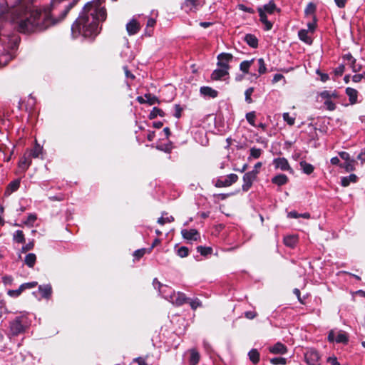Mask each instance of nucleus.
Segmentation results:
<instances>
[{"label": "nucleus", "mask_w": 365, "mask_h": 365, "mask_svg": "<svg viewBox=\"0 0 365 365\" xmlns=\"http://www.w3.org/2000/svg\"><path fill=\"white\" fill-rule=\"evenodd\" d=\"M32 0H17L19 12L18 30L24 34H31L44 31L51 26L63 20L69 11L75 6L76 1H73L66 6L58 19H54L51 9H32Z\"/></svg>", "instance_id": "obj_1"}, {"label": "nucleus", "mask_w": 365, "mask_h": 365, "mask_svg": "<svg viewBox=\"0 0 365 365\" xmlns=\"http://www.w3.org/2000/svg\"><path fill=\"white\" fill-rule=\"evenodd\" d=\"M106 9L101 0L89 1L85 4L78 19L71 26V35L93 39L101 30L99 23L106 19Z\"/></svg>", "instance_id": "obj_2"}, {"label": "nucleus", "mask_w": 365, "mask_h": 365, "mask_svg": "<svg viewBox=\"0 0 365 365\" xmlns=\"http://www.w3.org/2000/svg\"><path fill=\"white\" fill-rule=\"evenodd\" d=\"M153 284L155 289H158L160 294L163 298L176 306H180L189 300L185 294L175 292L171 287L161 284L157 279H154Z\"/></svg>", "instance_id": "obj_3"}, {"label": "nucleus", "mask_w": 365, "mask_h": 365, "mask_svg": "<svg viewBox=\"0 0 365 365\" xmlns=\"http://www.w3.org/2000/svg\"><path fill=\"white\" fill-rule=\"evenodd\" d=\"M31 322L26 314H21L9 323V336H18L24 333L29 327Z\"/></svg>", "instance_id": "obj_4"}, {"label": "nucleus", "mask_w": 365, "mask_h": 365, "mask_svg": "<svg viewBox=\"0 0 365 365\" xmlns=\"http://www.w3.org/2000/svg\"><path fill=\"white\" fill-rule=\"evenodd\" d=\"M257 11L259 15L260 21L264 25V29L266 31L271 30L272 28V24L267 19V14H273L275 12H280V9H278L273 0L270 1L268 4H264L262 6L257 8Z\"/></svg>", "instance_id": "obj_5"}, {"label": "nucleus", "mask_w": 365, "mask_h": 365, "mask_svg": "<svg viewBox=\"0 0 365 365\" xmlns=\"http://www.w3.org/2000/svg\"><path fill=\"white\" fill-rule=\"evenodd\" d=\"M328 340L330 342L336 341V343L346 344L348 341V336L345 331H339L335 332L334 330H331L328 334Z\"/></svg>", "instance_id": "obj_6"}, {"label": "nucleus", "mask_w": 365, "mask_h": 365, "mask_svg": "<svg viewBox=\"0 0 365 365\" xmlns=\"http://www.w3.org/2000/svg\"><path fill=\"white\" fill-rule=\"evenodd\" d=\"M304 359L308 365H319L320 356L315 349H307L304 354Z\"/></svg>", "instance_id": "obj_7"}, {"label": "nucleus", "mask_w": 365, "mask_h": 365, "mask_svg": "<svg viewBox=\"0 0 365 365\" xmlns=\"http://www.w3.org/2000/svg\"><path fill=\"white\" fill-rule=\"evenodd\" d=\"M238 176L236 174H230L225 178H219L215 182V186L217 187H228L237 182Z\"/></svg>", "instance_id": "obj_8"}, {"label": "nucleus", "mask_w": 365, "mask_h": 365, "mask_svg": "<svg viewBox=\"0 0 365 365\" xmlns=\"http://www.w3.org/2000/svg\"><path fill=\"white\" fill-rule=\"evenodd\" d=\"M233 56L228 53H222L217 56V66L230 70V63L232 61Z\"/></svg>", "instance_id": "obj_9"}, {"label": "nucleus", "mask_w": 365, "mask_h": 365, "mask_svg": "<svg viewBox=\"0 0 365 365\" xmlns=\"http://www.w3.org/2000/svg\"><path fill=\"white\" fill-rule=\"evenodd\" d=\"M257 178L255 171H250L246 173L243 176V184L242 189L247 192L252 187L254 180Z\"/></svg>", "instance_id": "obj_10"}, {"label": "nucleus", "mask_w": 365, "mask_h": 365, "mask_svg": "<svg viewBox=\"0 0 365 365\" xmlns=\"http://www.w3.org/2000/svg\"><path fill=\"white\" fill-rule=\"evenodd\" d=\"M273 165L276 169H279L282 171H292L288 160L285 158H277L273 160Z\"/></svg>", "instance_id": "obj_11"}, {"label": "nucleus", "mask_w": 365, "mask_h": 365, "mask_svg": "<svg viewBox=\"0 0 365 365\" xmlns=\"http://www.w3.org/2000/svg\"><path fill=\"white\" fill-rule=\"evenodd\" d=\"M181 235L182 237L187 240L197 241L200 239V233L195 229H182L181 230Z\"/></svg>", "instance_id": "obj_12"}, {"label": "nucleus", "mask_w": 365, "mask_h": 365, "mask_svg": "<svg viewBox=\"0 0 365 365\" xmlns=\"http://www.w3.org/2000/svg\"><path fill=\"white\" fill-rule=\"evenodd\" d=\"M343 59L347 61V64L351 67L353 72L356 73L361 70V66L356 63V59L350 53L345 54Z\"/></svg>", "instance_id": "obj_13"}, {"label": "nucleus", "mask_w": 365, "mask_h": 365, "mask_svg": "<svg viewBox=\"0 0 365 365\" xmlns=\"http://www.w3.org/2000/svg\"><path fill=\"white\" fill-rule=\"evenodd\" d=\"M228 75V70L221 67H218V68L214 70L213 72L212 73L211 78L215 81H218L222 79L223 78L226 77Z\"/></svg>", "instance_id": "obj_14"}, {"label": "nucleus", "mask_w": 365, "mask_h": 365, "mask_svg": "<svg viewBox=\"0 0 365 365\" xmlns=\"http://www.w3.org/2000/svg\"><path fill=\"white\" fill-rule=\"evenodd\" d=\"M126 30L130 36L137 34L140 30V24L138 22L132 19L126 24Z\"/></svg>", "instance_id": "obj_15"}, {"label": "nucleus", "mask_w": 365, "mask_h": 365, "mask_svg": "<svg viewBox=\"0 0 365 365\" xmlns=\"http://www.w3.org/2000/svg\"><path fill=\"white\" fill-rule=\"evenodd\" d=\"M269 351L274 354H284L287 353V347L282 343L277 342L269 348Z\"/></svg>", "instance_id": "obj_16"}, {"label": "nucleus", "mask_w": 365, "mask_h": 365, "mask_svg": "<svg viewBox=\"0 0 365 365\" xmlns=\"http://www.w3.org/2000/svg\"><path fill=\"white\" fill-rule=\"evenodd\" d=\"M200 93L205 97L215 98L217 96L218 92L209 86H202L200 89Z\"/></svg>", "instance_id": "obj_17"}, {"label": "nucleus", "mask_w": 365, "mask_h": 365, "mask_svg": "<svg viewBox=\"0 0 365 365\" xmlns=\"http://www.w3.org/2000/svg\"><path fill=\"white\" fill-rule=\"evenodd\" d=\"M346 94L348 96L351 105L357 103L358 91L356 89L348 87L346 88Z\"/></svg>", "instance_id": "obj_18"}, {"label": "nucleus", "mask_w": 365, "mask_h": 365, "mask_svg": "<svg viewBox=\"0 0 365 365\" xmlns=\"http://www.w3.org/2000/svg\"><path fill=\"white\" fill-rule=\"evenodd\" d=\"M358 180V177L355 174H351L349 176H344L341 178V185L343 187H347L351 183H355Z\"/></svg>", "instance_id": "obj_19"}, {"label": "nucleus", "mask_w": 365, "mask_h": 365, "mask_svg": "<svg viewBox=\"0 0 365 365\" xmlns=\"http://www.w3.org/2000/svg\"><path fill=\"white\" fill-rule=\"evenodd\" d=\"M31 156L29 154V155H24L21 158V160H19V166L21 169L26 170V169L29 168V167L30 166V165L31 163Z\"/></svg>", "instance_id": "obj_20"}, {"label": "nucleus", "mask_w": 365, "mask_h": 365, "mask_svg": "<svg viewBox=\"0 0 365 365\" xmlns=\"http://www.w3.org/2000/svg\"><path fill=\"white\" fill-rule=\"evenodd\" d=\"M20 186V180L17 179L12 182H11L6 191H5V195H10L12 192L16 191Z\"/></svg>", "instance_id": "obj_21"}, {"label": "nucleus", "mask_w": 365, "mask_h": 365, "mask_svg": "<svg viewBox=\"0 0 365 365\" xmlns=\"http://www.w3.org/2000/svg\"><path fill=\"white\" fill-rule=\"evenodd\" d=\"M272 183L282 186L288 182V178L284 174H279L272 179Z\"/></svg>", "instance_id": "obj_22"}, {"label": "nucleus", "mask_w": 365, "mask_h": 365, "mask_svg": "<svg viewBox=\"0 0 365 365\" xmlns=\"http://www.w3.org/2000/svg\"><path fill=\"white\" fill-rule=\"evenodd\" d=\"M184 6L188 9L187 11H195L200 6V0H185Z\"/></svg>", "instance_id": "obj_23"}, {"label": "nucleus", "mask_w": 365, "mask_h": 365, "mask_svg": "<svg viewBox=\"0 0 365 365\" xmlns=\"http://www.w3.org/2000/svg\"><path fill=\"white\" fill-rule=\"evenodd\" d=\"M38 290L43 298H48L52 292V288L50 284L40 285Z\"/></svg>", "instance_id": "obj_24"}, {"label": "nucleus", "mask_w": 365, "mask_h": 365, "mask_svg": "<svg viewBox=\"0 0 365 365\" xmlns=\"http://www.w3.org/2000/svg\"><path fill=\"white\" fill-rule=\"evenodd\" d=\"M298 242V238L297 236L294 235H289L286 236L284 238V243L287 247L293 248L295 247Z\"/></svg>", "instance_id": "obj_25"}, {"label": "nucleus", "mask_w": 365, "mask_h": 365, "mask_svg": "<svg viewBox=\"0 0 365 365\" xmlns=\"http://www.w3.org/2000/svg\"><path fill=\"white\" fill-rule=\"evenodd\" d=\"M299 165L303 173L307 175H310L311 173H313L314 170V167L312 164L308 163L306 161H301L299 163Z\"/></svg>", "instance_id": "obj_26"}, {"label": "nucleus", "mask_w": 365, "mask_h": 365, "mask_svg": "<svg viewBox=\"0 0 365 365\" xmlns=\"http://www.w3.org/2000/svg\"><path fill=\"white\" fill-rule=\"evenodd\" d=\"M255 59L252 58L250 61H244L241 62L240 64V70L242 71L245 74L249 73V69L254 63Z\"/></svg>", "instance_id": "obj_27"}, {"label": "nucleus", "mask_w": 365, "mask_h": 365, "mask_svg": "<svg viewBox=\"0 0 365 365\" xmlns=\"http://www.w3.org/2000/svg\"><path fill=\"white\" fill-rule=\"evenodd\" d=\"M298 36L299 39L306 43L311 44L312 43V39L309 36L308 31L307 30L301 29L298 32Z\"/></svg>", "instance_id": "obj_28"}, {"label": "nucleus", "mask_w": 365, "mask_h": 365, "mask_svg": "<svg viewBox=\"0 0 365 365\" xmlns=\"http://www.w3.org/2000/svg\"><path fill=\"white\" fill-rule=\"evenodd\" d=\"M190 356L189 363L190 365H196L200 361V354L195 349H191L190 351Z\"/></svg>", "instance_id": "obj_29"}, {"label": "nucleus", "mask_w": 365, "mask_h": 365, "mask_svg": "<svg viewBox=\"0 0 365 365\" xmlns=\"http://www.w3.org/2000/svg\"><path fill=\"white\" fill-rule=\"evenodd\" d=\"M250 360L255 364L259 361L260 355L256 349H251L248 353Z\"/></svg>", "instance_id": "obj_30"}, {"label": "nucleus", "mask_w": 365, "mask_h": 365, "mask_svg": "<svg viewBox=\"0 0 365 365\" xmlns=\"http://www.w3.org/2000/svg\"><path fill=\"white\" fill-rule=\"evenodd\" d=\"M245 41L252 48H256L258 45L257 38L252 34H247L245 36Z\"/></svg>", "instance_id": "obj_31"}, {"label": "nucleus", "mask_w": 365, "mask_h": 365, "mask_svg": "<svg viewBox=\"0 0 365 365\" xmlns=\"http://www.w3.org/2000/svg\"><path fill=\"white\" fill-rule=\"evenodd\" d=\"M36 256L34 253H29L26 255L24 259L25 264L29 267H33L36 263Z\"/></svg>", "instance_id": "obj_32"}, {"label": "nucleus", "mask_w": 365, "mask_h": 365, "mask_svg": "<svg viewBox=\"0 0 365 365\" xmlns=\"http://www.w3.org/2000/svg\"><path fill=\"white\" fill-rule=\"evenodd\" d=\"M355 164L356 161L354 160H351L345 161L343 164H340L339 166L344 168L346 172H351L355 170Z\"/></svg>", "instance_id": "obj_33"}, {"label": "nucleus", "mask_w": 365, "mask_h": 365, "mask_svg": "<svg viewBox=\"0 0 365 365\" xmlns=\"http://www.w3.org/2000/svg\"><path fill=\"white\" fill-rule=\"evenodd\" d=\"M250 155L248 157V160H251L252 159H257L259 158L262 153V149L260 148H257L255 147H253L250 149Z\"/></svg>", "instance_id": "obj_34"}, {"label": "nucleus", "mask_w": 365, "mask_h": 365, "mask_svg": "<svg viewBox=\"0 0 365 365\" xmlns=\"http://www.w3.org/2000/svg\"><path fill=\"white\" fill-rule=\"evenodd\" d=\"M13 240L18 243H24L25 237L21 230H17L14 233Z\"/></svg>", "instance_id": "obj_35"}, {"label": "nucleus", "mask_w": 365, "mask_h": 365, "mask_svg": "<svg viewBox=\"0 0 365 365\" xmlns=\"http://www.w3.org/2000/svg\"><path fill=\"white\" fill-rule=\"evenodd\" d=\"M42 147L36 143L33 149L31 150L29 155L33 158H38L42 152Z\"/></svg>", "instance_id": "obj_36"}, {"label": "nucleus", "mask_w": 365, "mask_h": 365, "mask_svg": "<svg viewBox=\"0 0 365 365\" xmlns=\"http://www.w3.org/2000/svg\"><path fill=\"white\" fill-rule=\"evenodd\" d=\"M283 120L289 125H293L295 123V116H291L289 113H284Z\"/></svg>", "instance_id": "obj_37"}, {"label": "nucleus", "mask_w": 365, "mask_h": 365, "mask_svg": "<svg viewBox=\"0 0 365 365\" xmlns=\"http://www.w3.org/2000/svg\"><path fill=\"white\" fill-rule=\"evenodd\" d=\"M158 115L163 116L164 112L161 109H160L157 107H154L153 108L152 111L150 112L149 117L150 119H153V118H156Z\"/></svg>", "instance_id": "obj_38"}, {"label": "nucleus", "mask_w": 365, "mask_h": 365, "mask_svg": "<svg viewBox=\"0 0 365 365\" xmlns=\"http://www.w3.org/2000/svg\"><path fill=\"white\" fill-rule=\"evenodd\" d=\"M321 97L322 98L330 100L331 98H336L337 96L335 91L331 92L329 91H324L321 93Z\"/></svg>", "instance_id": "obj_39"}, {"label": "nucleus", "mask_w": 365, "mask_h": 365, "mask_svg": "<svg viewBox=\"0 0 365 365\" xmlns=\"http://www.w3.org/2000/svg\"><path fill=\"white\" fill-rule=\"evenodd\" d=\"M270 363L274 365H284L286 364L287 359L283 357H274L270 359Z\"/></svg>", "instance_id": "obj_40"}, {"label": "nucleus", "mask_w": 365, "mask_h": 365, "mask_svg": "<svg viewBox=\"0 0 365 365\" xmlns=\"http://www.w3.org/2000/svg\"><path fill=\"white\" fill-rule=\"evenodd\" d=\"M36 219H37L36 215L34 214V213H31L28 215L26 220L24 221V224L29 227H32L34 222L36 220Z\"/></svg>", "instance_id": "obj_41"}, {"label": "nucleus", "mask_w": 365, "mask_h": 365, "mask_svg": "<svg viewBox=\"0 0 365 365\" xmlns=\"http://www.w3.org/2000/svg\"><path fill=\"white\" fill-rule=\"evenodd\" d=\"M257 64H258L259 74L261 75V74L264 73L267 71V68H266V66H265L263 58H259L257 60Z\"/></svg>", "instance_id": "obj_42"}, {"label": "nucleus", "mask_w": 365, "mask_h": 365, "mask_svg": "<svg viewBox=\"0 0 365 365\" xmlns=\"http://www.w3.org/2000/svg\"><path fill=\"white\" fill-rule=\"evenodd\" d=\"M164 215V213L163 214ZM174 221V217L173 216H168V217H164L162 215L160 218L158 220V223L160 225H165V223H170Z\"/></svg>", "instance_id": "obj_43"}, {"label": "nucleus", "mask_w": 365, "mask_h": 365, "mask_svg": "<svg viewBox=\"0 0 365 365\" xmlns=\"http://www.w3.org/2000/svg\"><path fill=\"white\" fill-rule=\"evenodd\" d=\"M23 289L21 288V286L17 289H10L7 292V294L11 297H18L22 293Z\"/></svg>", "instance_id": "obj_44"}, {"label": "nucleus", "mask_w": 365, "mask_h": 365, "mask_svg": "<svg viewBox=\"0 0 365 365\" xmlns=\"http://www.w3.org/2000/svg\"><path fill=\"white\" fill-rule=\"evenodd\" d=\"M177 254L180 257H185L189 255V250L187 247H180L178 249Z\"/></svg>", "instance_id": "obj_45"}, {"label": "nucleus", "mask_w": 365, "mask_h": 365, "mask_svg": "<svg viewBox=\"0 0 365 365\" xmlns=\"http://www.w3.org/2000/svg\"><path fill=\"white\" fill-rule=\"evenodd\" d=\"M253 92H254V88H252V87H250L245 91V101L247 103H252V99L251 98V96L253 93Z\"/></svg>", "instance_id": "obj_46"}, {"label": "nucleus", "mask_w": 365, "mask_h": 365, "mask_svg": "<svg viewBox=\"0 0 365 365\" xmlns=\"http://www.w3.org/2000/svg\"><path fill=\"white\" fill-rule=\"evenodd\" d=\"M246 120L251 125L255 126V113L254 111L247 113L246 114Z\"/></svg>", "instance_id": "obj_47"}, {"label": "nucleus", "mask_w": 365, "mask_h": 365, "mask_svg": "<svg viewBox=\"0 0 365 365\" xmlns=\"http://www.w3.org/2000/svg\"><path fill=\"white\" fill-rule=\"evenodd\" d=\"M190 305L191 308L193 310H195L197 307H200L202 306V302H200V300L199 299L195 298V299L190 300Z\"/></svg>", "instance_id": "obj_48"}, {"label": "nucleus", "mask_w": 365, "mask_h": 365, "mask_svg": "<svg viewBox=\"0 0 365 365\" xmlns=\"http://www.w3.org/2000/svg\"><path fill=\"white\" fill-rule=\"evenodd\" d=\"M316 10V6L313 3H309L307 6L304 13L306 15L313 14Z\"/></svg>", "instance_id": "obj_49"}, {"label": "nucleus", "mask_w": 365, "mask_h": 365, "mask_svg": "<svg viewBox=\"0 0 365 365\" xmlns=\"http://www.w3.org/2000/svg\"><path fill=\"white\" fill-rule=\"evenodd\" d=\"M146 252H148L147 249H145V248L139 249L134 252L133 256L135 257V258L138 259L140 257H142Z\"/></svg>", "instance_id": "obj_50"}, {"label": "nucleus", "mask_w": 365, "mask_h": 365, "mask_svg": "<svg viewBox=\"0 0 365 365\" xmlns=\"http://www.w3.org/2000/svg\"><path fill=\"white\" fill-rule=\"evenodd\" d=\"M197 250L202 255H207L211 253L212 252V249L210 247H206L202 246L197 247Z\"/></svg>", "instance_id": "obj_51"}, {"label": "nucleus", "mask_w": 365, "mask_h": 365, "mask_svg": "<svg viewBox=\"0 0 365 365\" xmlns=\"http://www.w3.org/2000/svg\"><path fill=\"white\" fill-rule=\"evenodd\" d=\"M36 285H37L36 282H27V283L22 284L21 285V288L23 289V291H24L25 289H27L34 288L35 287H36Z\"/></svg>", "instance_id": "obj_52"}, {"label": "nucleus", "mask_w": 365, "mask_h": 365, "mask_svg": "<svg viewBox=\"0 0 365 365\" xmlns=\"http://www.w3.org/2000/svg\"><path fill=\"white\" fill-rule=\"evenodd\" d=\"M145 98H147V102L150 104V105H153V104H155L156 103H158V98L155 97V96H151L150 94L149 95H145Z\"/></svg>", "instance_id": "obj_53"}, {"label": "nucleus", "mask_w": 365, "mask_h": 365, "mask_svg": "<svg viewBox=\"0 0 365 365\" xmlns=\"http://www.w3.org/2000/svg\"><path fill=\"white\" fill-rule=\"evenodd\" d=\"M282 79L284 80V84L286 83L284 76L280 73H276L273 77L272 83H276Z\"/></svg>", "instance_id": "obj_54"}, {"label": "nucleus", "mask_w": 365, "mask_h": 365, "mask_svg": "<svg viewBox=\"0 0 365 365\" xmlns=\"http://www.w3.org/2000/svg\"><path fill=\"white\" fill-rule=\"evenodd\" d=\"M345 71V66L344 64L339 65L334 70L335 74L337 76H341Z\"/></svg>", "instance_id": "obj_55"}, {"label": "nucleus", "mask_w": 365, "mask_h": 365, "mask_svg": "<svg viewBox=\"0 0 365 365\" xmlns=\"http://www.w3.org/2000/svg\"><path fill=\"white\" fill-rule=\"evenodd\" d=\"M239 9L243 11H245V12H247V13H250V14H254L255 13V10L251 8V7H247L244 4H240L239 5Z\"/></svg>", "instance_id": "obj_56"}, {"label": "nucleus", "mask_w": 365, "mask_h": 365, "mask_svg": "<svg viewBox=\"0 0 365 365\" xmlns=\"http://www.w3.org/2000/svg\"><path fill=\"white\" fill-rule=\"evenodd\" d=\"M8 59H11L10 55H4V56H0V64L1 66L6 65V63L8 62Z\"/></svg>", "instance_id": "obj_57"}, {"label": "nucleus", "mask_w": 365, "mask_h": 365, "mask_svg": "<svg viewBox=\"0 0 365 365\" xmlns=\"http://www.w3.org/2000/svg\"><path fill=\"white\" fill-rule=\"evenodd\" d=\"M317 26V20L315 16L313 18V21L307 24L308 29L311 31H314Z\"/></svg>", "instance_id": "obj_58"}, {"label": "nucleus", "mask_w": 365, "mask_h": 365, "mask_svg": "<svg viewBox=\"0 0 365 365\" xmlns=\"http://www.w3.org/2000/svg\"><path fill=\"white\" fill-rule=\"evenodd\" d=\"M324 104L327 106V108L329 110H334L336 108V106H335L334 103H333L330 100H326V101L324 102Z\"/></svg>", "instance_id": "obj_59"}, {"label": "nucleus", "mask_w": 365, "mask_h": 365, "mask_svg": "<svg viewBox=\"0 0 365 365\" xmlns=\"http://www.w3.org/2000/svg\"><path fill=\"white\" fill-rule=\"evenodd\" d=\"M339 156L341 159L344 160L345 161H348V160H351V159L350 158V155L348 153L346 152H344V151H342V152H340L339 153Z\"/></svg>", "instance_id": "obj_60"}, {"label": "nucleus", "mask_w": 365, "mask_h": 365, "mask_svg": "<svg viewBox=\"0 0 365 365\" xmlns=\"http://www.w3.org/2000/svg\"><path fill=\"white\" fill-rule=\"evenodd\" d=\"M34 246V244L33 242H30L26 245L23 246L22 247V252H25L26 251H29L30 250H32Z\"/></svg>", "instance_id": "obj_61"}, {"label": "nucleus", "mask_w": 365, "mask_h": 365, "mask_svg": "<svg viewBox=\"0 0 365 365\" xmlns=\"http://www.w3.org/2000/svg\"><path fill=\"white\" fill-rule=\"evenodd\" d=\"M123 70L125 71V75L127 78H130L132 80L135 78V76L130 72L127 66H124Z\"/></svg>", "instance_id": "obj_62"}, {"label": "nucleus", "mask_w": 365, "mask_h": 365, "mask_svg": "<svg viewBox=\"0 0 365 365\" xmlns=\"http://www.w3.org/2000/svg\"><path fill=\"white\" fill-rule=\"evenodd\" d=\"M327 361L331 365H340V364L338 362L337 359L336 357H329L327 359Z\"/></svg>", "instance_id": "obj_63"}, {"label": "nucleus", "mask_w": 365, "mask_h": 365, "mask_svg": "<svg viewBox=\"0 0 365 365\" xmlns=\"http://www.w3.org/2000/svg\"><path fill=\"white\" fill-rule=\"evenodd\" d=\"M357 158L361 160V163H365V149L358 155Z\"/></svg>", "instance_id": "obj_64"}]
</instances>
